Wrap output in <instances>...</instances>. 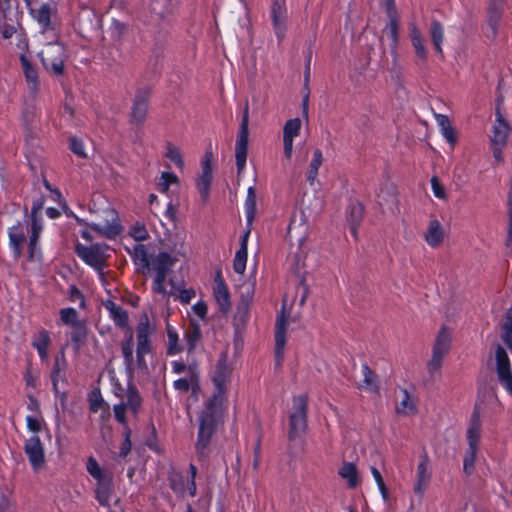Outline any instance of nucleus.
Instances as JSON below:
<instances>
[{"label":"nucleus","mask_w":512,"mask_h":512,"mask_svg":"<svg viewBox=\"0 0 512 512\" xmlns=\"http://www.w3.org/2000/svg\"><path fill=\"white\" fill-rule=\"evenodd\" d=\"M308 397L299 395L293 398V412L289 417L288 439L293 441L306 433Z\"/></svg>","instance_id":"5"},{"label":"nucleus","mask_w":512,"mask_h":512,"mask_svg":"<svg viewBox=\"0 0 512 512\" xmlns=\"http://www.w3.org/2000/svg\"><path fill=\"white\" fill-rule=\"evenodd\" d=\"M364 204L358 201H351L347 211V222L353 238L358 240V226L364 217Z\"/></svg>","instance_id":"25"},{"label":"nucleus","mask_w":512,"mask_h":512,"mask_svg":"<svg viewBox=\"0 0 512 512\" xmlns=\"http://www.w3.org/2000/svg\"><path fill=\"white\" fill-rule=\"evenodd\" d=\"M189 378H180L174 381L173 386L177 391L188 392L192 384L197 386V367L195 365L188 366Z\"/></svg>","instance_id":"40"},{"label":"nucleus","mask_w":512,"mask_h":512,"mask_svg":"<svg viewBox=\"0 0 512 512\" xmlns=\"http://www.w3.org/2000/svg\"><path fill=\"white\" fill-rule=\"evenodd\" d=\"M502 0H492L488 8V25L491 27L493 34H496L498 23L502 15Z\"/></svg>","instance_id":"39"},{"label":"nucleus","mask_w":512,"mask_h":512,"mask_svg":"<svg viewBox=\"0 0 512 512\" xmlns=\"http://www.w3.org/2000/svg\"><path fill=\"white\" fill-rule=\"evenodd\" d=\"M60 319L65 325L73 326L80 323L78 313L74 308H63L60 310Z\"/></svg>","instance_id":"53"},{"label":"nucleus","mask_w":512,"mask_h":512,"mask_svg":"<svg viewBox=\"0 0 512 512\" xmlns=\"http://www.w3.org/2000/svg\"><path fill=\"white\" fill-rule=\"evenodd\" d=\"M107 250L108 246L100 243L93 244L90 247L78 243L75 247L76 254L100 274H103V264L106 259Z\"/></svg>","instance_id":"10"},{"label":"nucleus","mask_w":512,"mask_h":512,"mask_svg":"<svg viewBox=\"0 0 512 512\" xmlns=\"http://www.w3.org/2000/svg\"><path fill=\"white\" fill-rule=\"evenodd\" d=\"M170 284L172 285L173 288L179 291L178 298L183 304L190 303L191 299L195 297L196 293L194 289H178L176 288L174 281L172 279H170Z\"/></svg>","instance_id":"60"},{"label":"nucleus","mask_w":512,"mask_h":512,"mask_svg":"<svg viewBox=\"0 0 512 512\" xmlns=\"http://www.w3.org/2000/svg\"><path fill=\"white\" fill-rule=\"evenodd\" d=\"M51 13L52 7L49 3L42 4L38 9L30 8V14L40 24L43 32L52 29Z\"/></svg>","instance_id":"34"},{"label":"nucleus","mask_w":512,"mask_h":512,"mask_svg":"<svg viewBox=\"0 0 512 512\" xmlns=\"http://www.w3.org/2000/svg\"><path fill=\"white\" fill-rule=\"evenodd\" d=\"M134 338L133 332L129 330L126 338L121 342V351L124 358L126 372L132 374L134 371L133 358Z\"/></svg>","instance_id":"33"},{"label":"nucleus","mask_w":512,"mask_h":512,"mask_svg":"<svg viewBox=\"0 0 512 512\" xmlns=\"http://www.w3.org/2000/svg\"><path fill=\"white\" fill-rule=\"evenodd\" d=\"M231 368L228 365L227 352H222L215 367L214 375L212 378L215 386V391L210 398H217L224 400L226 393V383L230 378Z\"/></svg>","instance_id":"11"},{"label":"nucleus","mask_w":512,"mask_h":512,"mask_svg":"<svg viewBox=\"0 0 512 512\" xmlns=\"http://www.w3.org/2000/svg\"><path fill=\"white\" fill-rule=\"evenodd\" d=\"M429 34L436 52L442 55L443 50L441 44L444 38V29L442 24L437 20H432L430 24Z\"/></svg>","instance_id":"38"},{"label":"nucleus","mask_w":512,"mask_h":512,"mask_svg":"<svg viewBox=\"0 0 512 512\" xmlns=\"http://www.w3.org/2000/svg\"><path fill=\"white\" fill-rule=\"evenodd\" d=\"M89 402H90V410L94 413L97 412L103 405H105L107 408H109L108 404H106L104 402L99 390L92 391L90 393Z\"/></svg>","instance_id":"54"},{"label":"nucleus","mask_w":512,"mask_h":512,"mask_svg":"<svg viewBox=\"0 0 512 512\" xmlns=\"http://www.w3.org/2000/svg\"><path fill=\"white\" fill-rule=\"evenodd\" d=\"M126 399H127V402L125 403L126 407L134 415H137L140 410L141 404H142V399L140 397L137 387L132 383L128 384V388L126 391Z\"/></svg>","instance_id":"37"},{"label":"nucleus","mask_w":512,"mask_h":512,"mask_svg":"<svg viewBox=\"0 0 512 512\" xmlns=\"http://www.w3.org/2000/svg\"><path fill=\"white\" fill-rule=\"evenodd\" d=\"M213 153L207 150L201 160V174L196 179V188L198 192H208L213 179L212 173Z\"/></svg>","instance_id":"20"},{"label":"nucleus","mask_w":512,"mask_h":512,"mask_svg":"<svg viewBox=\"0 0 512 512\" xmlns=\"http://www.w3.org/2000/svg\"><path fill=\"white\" fill-rule=\"evenodd\" d=\"M127 407L125 405V403H120V404H117L114 406L113 410H114V415H115V419L123 425V429L125 430L126 427H129L127 425V421H126V416H125V411H126Z\"/></svg>","instance_id":"61"},{"label":"nucleus","mask_w":512,"mask_h":512,"mask_svg":"<svg viewBox=\"0 0 512 512\" xmlns=\"http://www.w3.org/2000/svg\"><path fill=\"white\" fill-rule=\"evenodd\" d=\"M177 262V258L171 256L168 252H159L156 256L150 260V270L155 271L154 278V291L160 294H164L165 287L164 282L171 268Z\"/></svg>","instance_id":"8"},{"label":"nucleus","mask_w":512,"mask_h":512,"mask_svg":"<svg viewBox=\"0 0 512 512\" xmlns=\"http://www.w3.org/2000/svg\"><path fill=\"white\" fill-rule=\"evenodd\" d=\"M245 211L248 229H250V226L252 225L256 215V194H247L245 201Z\"/></svg>","instance_id":"50"},{"label":"nucleus","mask_w":512,"mask_h":512,"mask_svg":"<svg viewBox=\"0 0 512 512\" xmlns=\"http://www.w3.org/2000/svg\"><path fill=\"white\" fill-rule=\"evenodd\" d=\"M249 107L246 103L242 114L239 132L235 145V160L237 166V178L235 189L240 192H256L257 172L255 169L245 170L248 141H249Z\"/></svg>","instance_id":"1"},{"label":"nucleus","mask_w":512,"mask_h":512,"mask_svg":"<svg viewBox=\"0 0 512 512\" xmlns=\"http://www.w3.org/2000/svg\"><path fill=\"white\" fill-rule=\"evenodd\" d=\"M309 80H310V67H305L304 71V90L306 91L302 99V113L303 116L308 118V107H309Z\"/></svg>","instance_id":"52"},{"label":"nucleus","mask_w":512,"mask_h":512,"mask_svg":"<svg viewBox=\"0 0 512 512\" xmlns=\"http://www.w3.org/2000/svg\"><path fill=\"white\" fill-rule=\"evenodd\" d=\"M287 238L293 248L297 246V251L293 252L294 263L299 265L302 258L305 256V251L302 250V246L307 239V226L303 223H296L292 221L288 226Z\"/></svg>","instance_id":"15"},{"label":"nucleus","mask_w":512,"mask_h":512,"mask_svg":"<svg viewBox=\"0 0 512 512\" xmlns=\"http://www.w3.org/2000/svg\"><path fill=\"white\" fill-rule=\"evenodd\" d=\"M254 291L253 283L245 282L239 286L240 300L233 319L234 326L237 330L244 328L248 322Z\"/></svg>","instance_id":"9"},{"label":"nucleus","mask_w":512,"mask_h":512,"mask_svg":"<svg viewBox=\"0 0 512 512\" xmlns=\"http://www.w3.org/2000/svg\"><path fill=\"white\" fill-rule=\"evenodd\" d=\"M130 235L136 241H144L149 238V233L144 224L137 222L131 229Z\"/></svg>","instance_id":"56"},{"label":"nucleus","mask_w":512,"mask_h":512,"mask_svg":"<svg viewBox=\"0 0 512 512\" xmlns=\"http://www.w3.org/2000/svg\"><path fill=\"white\" fill-rule=\"evenodd\" d=\"M481 420L480 407L476 403L467 430L468 450L463 461V470L466 475H471L475 468L476 454L480 439Z\"/></svg>","instance_id":"4"},{"label":"nucleus","mask_w":512,"mask_h":512,"mask_svg":"<svg viewBox=\"0 0 512 512\" xmlns=\"http://www.w3.org/2000/svg\"><path fill=\"white\" fill-rule=\"evenodd\" d=\"M214 296L220 307V311L226 314L231 307L230 295L226 284L220 283V287H215Z\"/></svg>","instance_id":"42"},{"label":"nucleus","mask_w":512,"mask_h":512,"mask_svg":"<svg viewBox=\"0 0 512 512\" xmlns=\"http://www.w3.org/2000/svg\"><path fill=\"white\" fill-rule=\"evenodd\" d=\"M105 213V223L102 225L100 223H90L88 224L89 228L99 235L104 236L108 239H114L122 232V226L120 224L119 216L117 211L107 206L104 209Z\"/></svg>","instance_id":"12"},{"label":"nucleus","mask_w":512,"mask_h":512,"mask_svg":"<svg viewBox=\"0 0 512 512\" xmlns=\"http://www.w3.org/2000/svg\"><path fill=\"white\" fill-rule=\"evenodd\" d=\"M362 372L364 376V388H369L371 391L378 393L379 385H378V377L374 373V371L367 365L364 364L362 366Z\"/></svg>","instance_id":"46"},{"label":"nucleus","mask_w":512,"mask_h":512,"mask_svg":"<svg viewBox=\"0 0 512 512\" xmlns=\"http://www.w3.org/2000/svg\"><path fill=\"white\" fill-rule=\"evenodd\" d=\"M27 232L28 226L22 222H18L9 229V244L15 259H19L23 254L24 245L27 242Z\"/></svg>","instance_id":"18"},{"label":"nucleus","mask_w":512,"mask_h":512,"mask_svg":"<svg viewBox=\"0 0 512 512\" xmlns=\"http://www.w3.org/2000/svg\"><path fill=\"white\" fill-rule=\"evenodd\" d=\"M69 298L71 301L80 300V307H85L84 295L75 285L69 287Z\"/></svg>","instance_id":"63"},{"label":"nucleus","mask_w":512,"mask_h":512,"mask_svg":"<svg viewBox=\"0 0 512 512\" xmlns=\"http://www.w3.org/2000/svg\"><path fill=\"white\" fill-rule=\"evenodd\" d=\"M502 340L508 346V348L512 351V323H504L502 325Z\"/></svg>","instance_id":"62"},{"label":"nucleus","mask_w":512,"mask_h":512,"mask_svg":"<svg viewBox=\"0 0 512 512\" xmlns=\"http://www.w3.org/2000/svg\"><path fill=\"white\" fill-rule=\"evenodd\" d=\"M452 337L446 326H442L439 330L432 349V357L427 364L428 372L433 375L439 371L443 358L449 353L451 349Z\"/></svg>","instance_id":"7"},{"label":"nucleus","mask_w":512,"mask_h":512,"mask_svg":"<svg viewBox=\"0 0 512 512\" xmlns=\"http://www.w3.org/2000/svg\"><path fill=\"white\" fill-rule=\"evenodd\" d=\"M96 481V499L98 500L100 505L109 506L110 496L113 492L112 476L108 475Z\"/></svg>","instance_id":"31"},{"label":"nucleus","mask_w":512,"mask_h":512,"mask_svg":"<svg viewBox=\"0 0 512 512\" xmlns=\"http://www.w3.org/2000/svg\"><path fill=\"white\" fill-rule=\"evenodd\" d=\"M403 398L400 404L397 406L396 410L398 413H407L408 411H414L415 406L410 401V395L406 389H402Z\"/></svg>","instance_id":"55"},{"label":"nucleus","mask_w":512,"mask_h":512,"mask_svg":"<svg viewBox=\"0 0 512 512\" xmlns=\"http://www.w3.org/2000/svg\"><path fill=\"white\" fill-rule=\"evenodd\" d=\"M131 433L132 432H131V429L129 427H126L125 431L123 432V434H124V441L122 442L121 447H120V451H119V456L122 457V458H125L129 454V452L131 451V447H132L131 440H130Z\"/></svg>","instance_id":"57"},{"label":"nucleus","mask_w":512,"mask_h":512,"mask_svg":"<svg viewBox=\"0 0 512 512\" xmlns=\"http://www.w3.org/2000/svg\"><path fill=\"white\" fill-rule=\"evenodd\" d=\"M507 213H508V229H507L506 246L512 247V194L509 195V198L507 200Z\"/></svg>","instance_id":"59"},{"label":"nucleus","mask_w":512,"mask_h":512,"mask_svg":"<svg viewBox=\"0 0 512 512\" xmlns=\"http://www.w3.org/2000/svg\"><path fill=\"white\" fill-rule=\"evenodd\" d=\"M69 148L70 150L81 158H86V153L84 151L83 142L79 140L77 137L72 136L69 138Z\"/></svg>","instance_id":"58"},{"label":"nucleus","mask_w":512,"mask_h":512,"mask_svg":"<svg viewBox=\"0 0 512 512\" xmlns=\"http://www.w3.org/2000/svg\"><path fill=\"white\" fill-rule=\"evenodd\" d=\"M429 461V456L426 450L423 449L420 455V462L417 466V482L414 486V492L417 494H423L424 490L430 482L431 473L428 471Z\"/></svg>","instance_id":"23"},{"label":"nucleus","mask_w":512,"mask_h":512,"mask_svg":"<svg viewBox=\"0 0 512 512\" xmlns=\"http://www.w3.org/2000/svg\"><path fill=\"white\" fill-rule=\"evenodd\" d=\"M31 233L29 236L28 242V254L29 260H33L34 253L37 247V243L40 237V234L43 229L42 218L39 215L31 216Z\"/></svg>","instance_id":"32"},{"label":"nucleus","mask_w":512,"mask_h":512,"mask_svg":"<svg viewBox=\"0 0 512 512\" xmlns=\"http://www.w3.org/2000/svg\"><path fill=\"white\" fill-rule=\"evenodd\" d=\"M10 2L11 0H0V34L4 39L11 38L16 32Z\"/></svg>","instance_id":"21"},{"label":"nucleus","mask_w":512,"mask_h":512,"mask_svg":"<svg viewBox=\"0 0 512 512\" xmlns=\"http://www.w3.org/2000/svg\"><path fill=\"white\" fill-rule=\"evenodd\" d=\"M339 475L347 479L349 488H356L359 484L357 467L354 463L346 462L339 469Z\"/></svg>","instance_id":"41"},{"label":"nucleus","mask_w":512,"mask_h":512,"mask_svg":"<svg viewBox=\"0 0 512 512\" xmlns=\"http://www.w3.org/2000/svg\"><path fill=\"white\" fill-rule=\"evenodd\" d=\"M511 128L504 119L500 109H496V124L493 127V135L490 138L491 145L506 146Z\"/></svg>","instance_id":"24"},{"label":"nucleus","mask_w":512,"mask_h":512,"mask_svg":"<svg viewBox=\"0 0 512 512\" xmlns=\"http://www.w3.org/2000/svg\"><path fill=\"white\" fill-rule=\"evenodd\" d=\"M496 373L498 381L512 395V370L510 360L505 349L497 344L495 351Z\"/></svg>","instance_id":"14"},{"label":"nucleus","mask_w":512,"mask_h":512,"mask_svg":"<svg viewBox=\"0 0 512 512\" xmlns=\"http://www.w3.org/2000/svg\"><path fill=\"white\" fill-rule=\"evenodd\" d=\"M223 402L224 400L209 398L199 414V428L195 448L200 458L207 456V449L211 443L212 436L222 420Z\"/></svg>","instance_id":"2"},{"label":"nucleus","mask_w":512,"mask_h":512,"mask_svg":"<svg viewBox=\"0 0 512 512\" xmlns=\"http://www.w3.org/2000/svg\"><path fill=\"white\" fill-rule=\"evenodd\" d=\"M444 235L441 223L437 219L430 220L427 231L424 234L427 244L432 248L438 247L444 241Z\"/></svg>","instance_id":"28"},{"label":"nucleus","mask_w":512,"mask_h":512,"mask_svg":"<svg viewBox=\"0 0 512 512\" xmlns=\"http://www.w3.org/2000/svg\"><path fill=\"white\" fill-rule=\"evenodd\" d=\"M165 157L168 158L171 162H173L177 168L183 169L184 161L181 151L178 147H176L170 142H168L166 145Z\"/></svg>","instance_id":"48"},{"label":"nucleus","mask_w":512,"mask_h":512,"mask_svg":"<svg viewBox=\"0 0 512 512\" xmlns=\"http://www.w3.org/2000/svg\"><path fill=\"white\" fill-rule=\"evenodd\" d=\"M271 17L275 33L279 41H282L286 31L287 9L285 0H273Z\"/></svg>","instance_id":"19"},{"label":"nucleus","mask_w":512,"mask_h":512,"mask_svg":"<svg viewBox=\"0 0 512 512\" xmlns=\"http://www.w3.org/2000/svg\"><path fill=\"white\" fill-rule=\"evenodd\" d=\"M25 454L34 470L40 469L45 463L44 446L39 436H32L25 441Z\"/></svg>","instance_id":"16"},{"label":"nucleus","mask_w":512,"mask_h":512,"mask_svg":"<svg viewBox=\"0 0 512 512\" xmlns=\"http://www.w3.org/2000/svg\"><path fill=\"white\" fill-rule=\"evenodd\" d=\"M20 62L26 82L28 84V89L33 96H36L39 92L40 86L38 70L24 54H21Z\"/></svg>","instance_id":"26"},{"label":"nucleus","mask_w":512,"mask_h":512,"mask_svg":"<svg viewBox=\"0 0 512 512\" xmlns=\"http://www.w3.org/2000/svg\"><path fill=\"white\" fill-rule=\"evenodd\" d=\"M412 46L415 49V53L417 57L422 61L425 62L427 59V50L424 46L423 40H417L412 42Z\"/></svg>","instance_id":"64"},{"label":"nucleus","mask_w":512,"mask_h":512,"mask_svg":"<svg viewBox=\"0 0 512 512\" xmlns=\"http://www.w3.org/2000/svg\"><path fill=\"white\" fill-rule=\"evenodd\" d=\"M386 12L389 18V23L383 30L392 40V50H394L398 43V16L394 0H385Z\"/></svg>","instance_id":"22"},{"label":"nucleus","mask_w":512,"mask_h":512,"mask_svg":"<svg viewBox=\"0 0 512 512\" xmlns=\"http://www.w3.org/2000/svg\"><path fill=\"white\" fill-rule=\"evenodd\" d=\"M71 341L74 346V350L78 352L80 348L86 343L88 336V328L85 320H82L80 323L71 326Z\"/></svg>","instance_id":"36"},{"label":"nucleus","mask_w":512,"mask_h":512,"mask_svg":"<svg viewBox=\"0 0 512 512\" xmlns=\"http://www.w3.org/2000/svg\"><path fill=\"white\" fill-rule=\"evenodd\" d=\"M251 229H247V231L241 237L240 248L236 252L234 261H233V269L236 273L243 274L246 269L247 262V242L248 237L250 235Z\"/></svg>","instance_id":"30"},{"label":"nucleus","mask_w":512,"mask_h":512,"mask_svg":"<svg viewBox=\"0 0 512 512\" xmlns=\"http://www.w3.org/2000/svg\"><path fill=\"white\" fill-rule=\"evenodd\" d=\"M50 344L49 333L46 330L39 332L36 340L33 341L32 345L37 349L40 358L43 360L47 357V349Z\"/></svg>","instance_id":"45"},{"label":"nucleus","mask_w":512,"mask_h":512,"mask_svg":"<svg viewBox=\"0 0 512 512\" xmlns=\"http://www.w3.org/2000/svg\"><path fill=\"white\" fill-rule=\"evenodd\" d=\"M286 327L287 318L284 313V308L278 315L275 323V361L276 366L280 367L284 359V347L286 344Z\"/></svg>","instance_id":"17"},{"label":"nucleus","mask_w":512,"mask_h":512,"mask_svg":"<svg viewBox=\"0 0 512 512\" xmlns=\"http://www.w3.org/2000/svg\"><path fill=\"white\" fill-rule=\"evenodd\" d=\"M301 129V120L299 118H293L288 120L283 128V137L288 139H294Z\"/></svg>","instance_id":"49"},{"label":"nucleus","mask_w":512,"mask_h":512,"mask_svg":"<svg viewBox=\"0 0 512 512\" xmlns=\"http://www.w3.org/2000/svg\"><path fill=\"white\" fill-rule=\"evenodd\" d=\"M137 271L145 274L150 271V258L144 244H136L132 251H129Z\"/></svg>","instance_id":"27"},{"label":"nucleus","mask_w":512,"mask_h":512,"mask_svg":"<svg viewBox=\"0 0 512 512\" xmlns=\"http://www.w3.org/2000/svg\"><path fill=\"white\" fill-rule=\"evenodd\" d=\"M44 69L52 76L61 77L65 74V62L68 59L63 43L54 42L45 45L38 53Z\"/></svg>","instance_id":"3"},{"label":"nucleus","mask_w":512,"mask_h":512,"mask_svg":"<svg viewBox=\"0 0 512 512\" xmlns=\"http://www.w3.org/2000/svg\"><path fill=\"white\" fill-rule=\"evenodd\" d=\"M150 325L146 314L142 315L136 328L137 347H136V367L143 374H148V365L145 355L151 353L152 347L149 340Z\"/></svg>","instance_id":"6"},{"label":"nucleus","mask_w":512,"mask_h":512,"mask_svg":"<svg viewBox=\"0 0 512 512\" xmlns=\"http://www.w3.org/2000/svg\"><path fill=\"white\" fill-rule=\"evenodd\" d=\"M66 367V360L64 357V354H62L61 358L56 357L54 361V365L51 371V381L53 385V390L56 394L59 393L58 390V382L60 379H62L61 371L64 370Z\"/></svg>","instance_id":"44"},{"label":"nucleus","mask_w":512,"mask_h":512,"mask_svg":"<svg viewBox=\"0 0 512 512\" xmlns=\"http://www.w3.org/2000/svg\"><path fill=\"white\" fill-rule=\"evenodd\" d=\"M185 342L188 353H192L197 343L202 337V332L198 323L191 321L185 330Z\"/></svg>","instance_id":"35"},{"label":"nucleus","mask_w":512,"mask_h":512,"mask_svg":"<svg viewBox=\"0 0 512 512\" xmlns=\"http://www.w3.org/2000/svg\"><path fill=\"white\" fill-rule=\"evenodd\" d=\"M104 307L109 311L110 317L113 319L116 326L122 329L128 327L129 317L125 309L112 300L104 302Z\"/></svg>","instance_id":"29"},{"label":"nucleus","mask_w":512,"mask_h":512,"mask_svg":"<svg viewBox=\"0 0 512 512\" xmlns=\"http://www.w3.org/2000/svg\"><path fill=\"white\" fill-rule=\"evenodd\" d=\"M150 89L142 88L136 91L130 112V123L141 126L146 121L149 108Z\"/></svg>","instance_id":"13"},{"label":"nucleus","mask_w":512,"mask_h":512,"mask_svg":"<svg viewBox=\"0 0 512 512\" xmlns=\"http://www.w3.org/2000/svg\"><path fill=\"white\" fill-rule=\"evenodd\" d=\"M167 337H168L167 354L175 355L177 353H180L183 350V348L178 343L179 342L178 334L170 326L167 327Z\"/></svg>","instance_id":"47"},{"label":"nucleus","mask_w":512,"mask_h":512,"mask_svg":"<svg viewBox=\"0 0 512 512\" xmlns=\"http://www.w3.org/2000/svg\"><path fill=\"white\" fill-rule=\"evenodd\" d=\"M171 186H175L177 189L180 188V179L172 172H162L160 179L157 183V188L161 192H167Z\"/></svg>","instance_id":"43"},{"label":"nucleus","mask_w":512,"mask_h":512,"mask_svg":"<svg viewBox=\"0 0 512 512\" xmlns=\"http://www.w3.org/2000/svg\"><path fill=\"white\" fill-rule=\"evenodd\" d=\"M86 469L95 480L102 479L109 475L103 471L97 460L92 456H90L87 460Z\"/></svg>","instance_id":"51"}]
</instances>
